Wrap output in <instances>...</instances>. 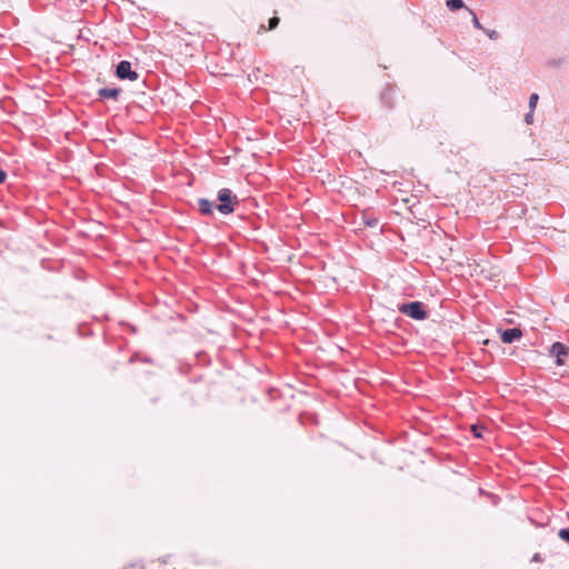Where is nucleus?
<instances>
[{
  "mask_svg": "<svg viewBox=\"0 0 569 569\" xmlns=\"http://www.w3.org/2000/svg\"><path fill=\"white\" fill-rule=\"evenodd\" d=\"M219 204L217 209L222 214H230L236 210L238 198L230 189L223 188L218 192Z\"/></svg>",
  "mask_w": 569,
  "mask_h": 569,
  "instance_id": "f257e3e1",
  "label": "nucleus"
},
{
  "mask_svg": "<svg viewBox=\"0 0 569 569\" xmlns=\"http://www.w3.org/2000/svg\"><path fill=\"white\" fill-rule=\"evenodd\" d=\"M398 309L401 313L407 315L416 320H423L427 318V312L423 309V303L420 301L402 303L399 306Z\"/></svg>",
  "mask_w": 569,
  "mask_h": 569,
  "instance_id": "f03ea898",
  "label": "nucleus"
},
{
  "mask_svg": "<svg viewBox=\"0 0 569 569\" xmlns=\"http://www.w3.org/2000/svg\"><path fill=\"white\" fill-rule=\"evenodd\" d=\"M116 74L120 79H128L130 81H136L138 79V73L131 70V63L129 61H121L117 66Z\"/></svg>",
  "mask_w": 569,
  "mask_h": 569,
  "instance_id": "7ed1b4c3",
  "label": "nucleus"
},
{
  "mask_svg": "<svg viewBox=\"0 0 569 569\" xmlns=\"http://www.w3.org/2000/svg\"><path fill=\"white\" fill-rule=\"evenodd\" d=\"M551 352L556 357L557 365L561 366L565 363V357L568 356L569 349L563 343L556 342L552 345Z\"/></svg>",
  "mask_w": 569,
  "mask_h": 569,
  "instance_id": "20e7f679",
  "label": "nucleus"
},
{
  "mask_svg": "<svg viewBox=\"0 0 569 569\" xmlns=\"http://www.w3.org/2000/svg\"><path fill=\"white\" fill-rule=\"evenodd\" d=\"M500 337L505 343H511L522 337V331L519 328H511L502 331Z\"/></svg>",
  "mask_w": 569,
  "mask_h": 569,
  "instance_id": "39448f33",
  "label": "nucleus"
},
{
  "mask_svg": "<svg viewBox=\"0 0 569 569\" xmlns=\"http://www.w3.org/2000/svg\"><path fill=\"white\" fill-rule=\"evenodd\" d=\"M121 90L119 88H103L99 90V96L106 99L117 100Z\"/></svg>",
  "mask_w": 569,
  "mask_h": 569,
  "instance_id": "423d86ee",
  "label": "nucleus"
},
{
  "mask_svg": "<svg viewBox=\"0 0 569 569\" xmlns=\"http://www.w3.org/2000/svg\"><path fill=\"white\" fill-rule=\"evenodd\" d=\"M198 206H199V211L202 214H204V216L212 214V212H213V202L212 201L207 200V199H200L198 201Z\"/></svg>",
  "mask_w": 569,
  "mask_h": 569,
  "instance_id": "0eeeda50",
  "label": "nucleus"
},
{
  "mask_svg": "<svg viewBox=\"0 0 569 569\" xmlns=\"http://www.w3.org/2000/svg\"><path fill=\"white\" fill-rule=\"evenodd\" d=\"M447 7L451 11H456L458 9L463 8V1L462 0H447Z\"/></svg>",
  "mask_w": 569,
  "mask_h": 569,
  "instance_id": "6e6552de",
  "label": "nucleus"
},
{
  "mask_svg": "<svg viewBox=\"0 0 569 569\" xmlns=\"http://www.w3.org/2000/svg\"><path fill=\"white\" fill-rule=\"evenodd\" d=\"M279 22H280V19L278 17H272L271 19H269L268 28H264V26H261V29L263 31L273 30L278 27Z\"/></svg>",
  "mask_w": 569,
  "mask_h": 569,
  "instance_id": "1a4fd4ad",
  "label": "nucleus"
},
{
  "mask_svg": "<svg viewBox=\"0 0 569 569\" xmlns=\"http://www.w3.org/2000/svg\"><path fill=\"white\" fill-rule=\"evenodd\" d=\"M485 429L486 428L483 426H480V425H472L471 426V431L475 435V437H477V438H481L482 437V431Z\"/></svg>",
  "mask_w": 569,
  "mask_h": 569,
  "instance_id": "9d476101",
  "label": "nucleus"
},
{
  "mask_svg": "<svg viewBox=\"0 0 569 569\" xmlns=\"http://www.w3.org/2000/svg\"><path fill=\"white\" fill-rule=\"evenodd\" d=\"M538 99H539V96L537 93H532L529 98V107L531 109V111H533V109L536 108L537 103H538Z\"/></svg>",
  "mask_w": 569,
  "mask_h": 569,
  "instance_id": "9b49d317",
  "label": "nucleus"
},
{
  "mask_svg": "<svg viewBox=\"0 0 569 569\" xmlns=\"http://www.w3.org/2000/svg\"><path fill=\"white\" fill-rule=\"evenodd\" d=\"M469 11H470V13L472 14V23H473V26H475L477 29L482 30L483 28H482L481 23L479 22V20H478V18H477L476 13H475L472 10H469Z\"/></svg>",
  "mask_w": 569,
  "mask_h": 569,
  "instance_id": "f8f14e48",
  "label": "nucleus"
},
{
  "mask_svg": "<svg viewBox=\"0 0 569 569\" xmlns=\"http://www.w3.org/2000/svg\"><path fill=\"white\" fill-rule=\"evenodd\" d=\"M559 537H560L562 540H565V541L569 542V529H561V530L559 531Z\"/></svg>",
  "mask_w": 569,
  "mask_h": 569,
  "instance_id": "ddd939ff",
  "label": "nucleus"
},
{
  "mask_svg": "<svg viewBox=\"0 0 569 569\" xmlns=\"http://www.w3.org/2000/svg\"><path fill=\"white\" fill-rule=\"evenodd\" d=\"M7 179V173L0 169V183H3Z\"/></svg>",
  "mask_w": 569,
  "mask_h": 569,
  "instance_id": "4468645a",
  "label": "nucleus"
},
{
  "mask_svg": "<svg viewBox=\"0 0 569 569\" xmlns=\"http://www.w3.org/2000/svg\"><path fill=\"white\" fill-rule=\"evenodd\" d=\"M526 121L527 123H531L532 122V111L529 112L527 116H526Z\"/></svg>",
  "mask_w": 569,
  "mask_h": 569,
  "instance_id": "2eb2a0df",
  "label": "nucleus"
},
{
  "mask_svg": "<svg viewBox=\"0 0 569 569\" xmlns=\"http://www.w3.org/2000/svg\"><path fill=\"white\" fill-rule=\"evenodd\" d=\"M488 36H489L491 39H495V38H496V36H497V32H496V31L488 32Z\"/></svg>",
  "mask_w": 569,
  "mask_h": 569,
  "instance_id": "dca6fc26",
  "label": "nucleus"
}]
</instances>
